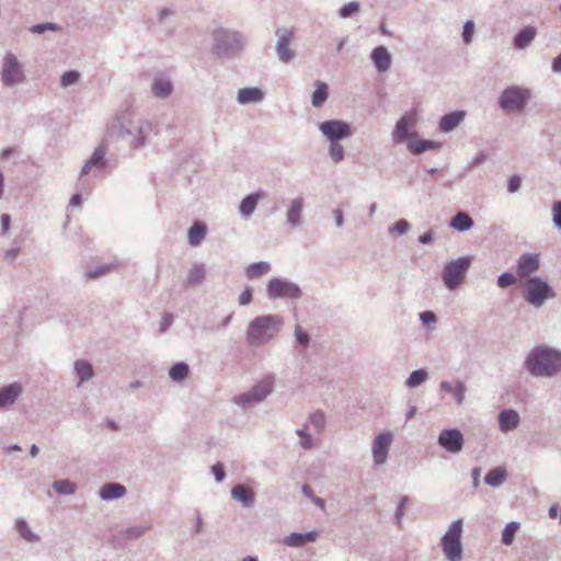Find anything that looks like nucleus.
Segmentation results:
<instances>
[{
    "mask_svg": "<svg viewBox=\"0 0 561 561\" xmlns=\"http://www.w3.org/2000/svg\"><path fill=\"white\" fill-rule=\"evenodd\" d=\"M270 271H271V264L265 261H260V262L250 264L245 268V276L249 279H255L263 275H266Z\"/></svg>",
    "mask_w": 561,
    "mask_h": 561,
    "instance_id": "39",
    "label": "nucleus"
},
{
    "mask_svg": "<svg viewBox=\"0 0 561 561\" xmlns=\"http://www.w3.org/2000/svg\"><path fill=\"white\" fill-rule=\"evenodd\" d=\"M21 252L20 247H12L3 252V261L7 263H14Z\"/></svg>",
    "mask_w": 561,
    "mask_h": 561,
    "instance_id": "58",
    "label": "nucleus"
},
{
    "mask_svg": "<svg viewBox=\"0 0 561 561\" xmlns=\"http://www.w3.org/2000/svg\"><path fill=\"white\" fill-rule=\"evenodd\" d=\"M80 79V73L76 70H69L62 73L60 78V85L62 88H68L72 84H76Z\"/></svg>",
    "mask_w": 561,
    "mask_h": 561,
    "instance_id": "53",
    "label": "nucleus"
},
{
    "mask_svg": "<svg viewBox=\"0 0 561 561\" xmlns=\"http://www.w3.org/2000/svg\"><path fill=\"white\" fill-rule=\"evenodd\" d=\"M305 424H308V427L311 426L316 432L320 433L324 428L325 416L321 411H316L309 415Z\"/></svg>",
    "mask_w": 561,
    "mask_h": 561,
    "instance_id": "48",
    "label": "nucleus"
},
{
    "mask_svg": "<svg viewBox=\"0 0 561 561\" xmlns=\"http://www.w3.org/2000/svg\"><path fill=\"white\" fill-rule=\"evenodd\" d=\"M73 370L78 378V388L94 377L93 366L87 359H77L73 363Z\"/></svg>",
    "mask_w": 561,
    "mask_h": 561,
    "instance_id": "29",
    "label": "nucleus"
},
{
    "mask_svg": "<svg viewBox=\"0 0 561 561\" xmlns=\"http://www.w3.org/2000/svg\"><path fill=\"white\" fill-rule=\"evenodd\" d=\"M266 295L271 300H299L302 297V290L298 284L289 279L273 277L266 285Z\"/></svg>",
    "mask_w": 561,
    "mask_h": 561,
    "instance_id": "10",
    "label": "nucleus"
},
{
    "mask_svg": "<svg viewBox=\"0 0 561 561\" xmlns=\"http://www.w3.org/2000/svg\"><path fill=\"white\" fill-rule=\"evenodd\" d=\"M263 197H265V193L263 191H257L247 195L239 205L240 216L243 218L251 217L256 209L260 199Z\"/></svg>",
    "mask_w": 561,
    "mask_h": 561,
    "instance_id": "26",
    "label": "nucleus"
},
{
    "mask_svg": "<svg viewBox=\"0 0 561 561\" xmlns=\"http://www.w3.org/2000/svg\"><path fill=\"white\" fill-rule=\"evenodd\" d=\"M440 147L439 142L426 139H410L408 142V149L413 154H421L427 150H434Z\"/></svg>",
    "mask_w": 561,
    "mask_h": 561,
    "instance_id": "35",
    "label": "nucleus"
},
{
    "mask_svg": "<svg viewBox=\"0 0 561 561\" xmlns=\"http://www.w3.org/2000/svg\"><path fill=\"white\" fill-rule=\"evenodd\" d=\"M213 54L220 59H234L245 49L247 36L234 28L218 27L213 31Z\"/></svg>",
    "mask_w": 561,
    "mask_h": 561,
    "instance_id": "4",
    "label": "nucleus"
},
{
    "mask_svg": "<svg viewBox=\"0 0 561 561\" xmlns=\"http://www.w3.org/2000/svg\"><path fill=\"white\" fill-rule=\"evenodd\" d=\"M188 365L184 362L174 364L169 371V376L173 381H182L188 375Z\"/></svg>",
    "mask_w": 561,
    "mask_h": 561,
    "instance_id": "45",
    "label": "nucleus"
},
{
    "mask_svg": "<svg viewBox=\"0 0 561 561\" xmlns=\"http://www.w3.org/2000/svg\"><path fill=\"white\" fill-rule=\"evenodd\" d=\"M328 154L334 163H339L345 158L344 147L340 141L329 142Z\"/></svg>",
    "mask_w": 561,
    "mask_h": 561,
    "instance_id": "47",
    "label": "nucleus"
},
{
    "mask_svg": "<svg viewBox=\"0 0 561 561\" xmlns=\"http://www.w3.org/2000/svg\"><path fill=\"white\" fill-rule=\"evenodd\" d=\"M263 99L264 93L259 88H242L237 94V101L240 104L259 103Z\"/></svg>",
    "mask_w": 561,
    "mask_h": 561,
    "instance_id": "32",
    "label": "nucleus"
},
{
    "mask_svg": "<svg viewBox=\"0 0 561 561\" xmlns=\"http://www.w3.org/2000/svg\"><path fill=\"white\" fill-rule=\"evenodd\" d=\"M507 470L505 467H496L490 470L484 477V483L491 488H499L507 479Z\"/></svg>",
    "mask_w": 561,
    "mask_h": 561,
    "instance_id": "34",
    "label": "nucleus"
},
{
    "mask_svg": "<svg viewBox=\"0 0 561 561\" xmlns=\"http://www.w3.org/2000/svg\"><path fill=\"white\" fill-rule=\"evenodd\" d=\"M318 538V531L311 530L308 533H291L285 537L284 543L288 547H304L308 542H314Z\"/></svg>",
    "mask_w": 561,
    "mask_h": 561,
    "instance_id": "30",
    "label": "nucleus"
},
{
    "mask_svg": "<svg viewBox=\"0 0 561 561\" xmlns=\"http://www.w3.org/2000/svg\"><path fill=\"white\" fill-rule=\"evenodd\" d=\"M370 59L379 73L387 72L391 67L392 56L385 46L374 48L370 53Z\"/></svg>",
    "mask_w": 561,
    "mask_h": 561,
    "instance_id": "19",
    "label": "nucleus"
},
{
    "mask_svg": "<svg viewBox=\"0 0 561 561\" xmlns=\"http://www.w3.org/2000/svg\"><path fill=\"white\" fill-rule=\"evenodd\" d=\"M392 442L393 434L391 432L380 433L374 438L371 444V454L376 466H382L386 463Z\"/></svg>",
    "mask_w": 561,
    "mask_h": 561,
    "instance_id": "15",
    "label": "nucleus"
},
{
    "mask_svg": "<svg viewBox=\"0 0 561 561\" xmlns=\"http://www.w3.org/2000/svg\"><path fill=\"white\" fill-rule=\"evenodd\" d=\"M318 127L329 142L341 141L352 135L351 125L342 119L324 121Z\"/></svg>",
    "mask_w": 561,
    "mask_h": 561,
    "instance_id": "11",
    "label": "nucleus"
},
{
    "mask_svg": "<svg viewBox=\"0 0 561 561\" xmlns=\"http://www.w3.org/2000/svg\"><path fill=\"white\" fill-rule=\"evenodd\" d=\"M284 327L278 314H262L252 319L245 329V342L251 347H261L274 340Z\"/></svg>",
    "mask_w": 561,
    "mask_h": 561,
    "instance_id": "3",
    "label": "nucleus"
},
{
    "mask_svg": "<svg viewBox=\"0 0 561 561\" xmlns=\"http://www.w3.org/2000/svg\"><path fill=\"white\" fill-rule=\"evenodd\" d=\"M552 221L554 226L561 230V201H558L552 206Z\"/></svg>",
    "mask_w": 561,
    "mask_h": 561,
    "instance_id": "61",
    "label": "nucleus"
},
{
    "mask_svg": "<svg viewBox=\"0 0 561 561\" xmlns=\"http://www.w3.org/2000/svg\"><path fill=\"white\" fill-rule=\"evenodd\" d=\"M420 320L422 322L423 325H431V324H435L436 321H437V317L436 314L433 312V311H423L420 313Z\"/></svg>",
    "mask_w": 561,
    "mask_h": 561,
    "instance_id": "60",
    "label": "nucleus"
},
{
    "mask_svg": "<svg viewBox=\"0 0 561 561\" xmlns=\"http://www.w3.org/2000/svg\"><path fill=\"white\" fill-rule=\"evenodd\" d=\"M537 36V28L533 25H527L519 30L513 37V46L515 49H526Z\"/></svg>",
    "mask_w": 561,
    "mask_h": 561,
    "instance_id": "25",
    "label": "nucleus"
},
{
    "mask_svg": "<svg viewBox=\"0 0 561 561\" xmlns=\"http://www.w3.org/2000/svg\"><path fill=\"white\" fill-rule=\"evenodd\" d=\"M499 428L502 433L516 430L520 423V416L514 409H503L497 416Z\"/></svg>",
    "mask_w": 561,
    "mask_h": 561,
    "instance_id": "21",
    "label": "nucleus"
},
{
    "mask_svg": "<svg viewBox=\"0 0 561 561\" xmlns=\"http://www.w3.org/2000/svg\"><path fill=\"white\" fill-rule=\"evenodd\" d=\"M151 528V524L134 525L124 529L121 536L124 540H136L147 534Z\"/></svg>",
    "mask_w": 561,
    "mask_h": 561,
    "instance_id": "38",
    "label": "nucleus"
},
{
    "mask_svg": "<svg viewBox=\"0 0 561 561\" xmlns=\"http://www.w3.org/2000/svg\"><path fill=\"white\" fill-rule=\"evenodd\" d=\"M15 529L20 534V536L27 542H37L41 537L33 533L27 522L23 518H18L15 520Z\"/></svg>",
    "mask_w": 561,
    "mask_h": 561,
    "instance_id": "40",
    "label": "nucleus"
},
{
    "mask_svg": "<svg viewBox=\"0 0 561 561\" xmlns=\"http://www.w3.org/2000/svg\"><path fill=\"white\" fill-rule=\"evenodd\" d=\"M556 296L552 287L539 276H531L524 284L523 298L529 305L539 308L549 298Z\"/></svg>",
    "mask_w": 561,
    "mask_h": 561,
    "instance_id": "7",
    "label": "nucleus"
},
{
    "mask_svg": "<svg viewBox=\"0 0 561 561\" xmlns=\"http://www.w3.org/2000/svg\"><path fill=\"white\" fill-rule=\"evenodd\" d=\"M316 90L312 93L311 96V104L314 107H321L329 96V88L328 84L322 81H317L314 83Z\"/></svg>",
    "mask_w": 561,
    "mask_h": 561,
    "instance_id": "37",
    "label": "nucleus"
},
{
    "mask_svg": "<svg viewBox=\"0 0 561 561\" xmlns=\"http://www.w3.org/2000/svg\"><path fill=\"white\" fill-rule=\"evenodd\" d=\"M108 150L107 139H103L93 150L91 157L85 161L80 171V180L91 171H102L106 168L108 161L106 152Z\"/></svg>",
    "mask_w": 561,
    "mask_h": 561,
    "instance_id": "13",
    "label": "nucleus"
},
{
    "mask_svg": "<svg viewBox=\"0 0 561 561\" xmlns=\"http://www.w3.org/2000/svg\"><path fill=\"white\" fill-rule=\"evenodd\" d=\"M519 523L518 522H510L505 528L502 531V542L505 546H511L515 539V535L517 530L519 529Z\"/></svg>",
    "mask_w": 561,
    "mask_h": 561,
    "instance_id": "46",
    "label": "nucleus"
},
{
    "mask_svg": "<svg viewBox=\"0 0 561 561\" xmlns=\"http://www.w3.org/2000/svg\"><path fill=\"white\" fill-rule=\"evenodd\" d=\"M428 378V373L421 368L413 370L405 380V386L409 388H416L424 383Z\"/></svg>",
    "mask_w": 561,
    "mask_h": 561,
    "instance_id": "42",
    "label": "nucleus"
},
{
    "mask_svg": "<svg viewBox=\"0 0 561 561\" xmlns=\"http://www.w3.org/2000/svg\"><path fill=\"white\" fill-rule=\"evenodd\" d=\"M211 472L215 477V480L217 482H221L224 481L225 477H226V473H225V469H224V466L222 463L218 462V463H215L213 467H211Z\"/></svg>",
    "mask_w": 561,
    "mask_h": 561,
    "instance_id": "64",
    "label": "nucleus"
},
{
    "mask_svg": "<svg viewBox=\"0 0 561 561\" xmlns=\"http://www.w3.org/2000/svg\"><path fill=\"white\" fill-rule=\"evenodd\" d=\"M233 403L243 410H247L249 408H252L260 402L256 400V398L253 397V393L251 390L240 393L233 398Z\"/></svg>",
    "mask_w": 561,
    "mask_h": 561,
    "instance_id": "44",
    "label": "nucleus"
},
{
    "mask_svg": "<svg viewBox=\"0 0 561 561\" xmlns=\"http://www.w3.org/2000/svg\"><path fill=\"white\" fill-rule=\"evenodd\" d=\"M524 368L535 378H553L561 374V350L539 344L526 355Z\"/></svg>",
    "mask_w": 561,
    "mask_h": 561,
    "instance_id": "2",
    "label": "nucleus"
},
{
    "mask_svg": "<svg viewBox=\"0 0 561 561\" xmlns=\"http://www.w3.org/2000/svg\"><path fill=\"white\" fill-rule=\"evenodd\" d=\"M305 199L302 196L294 197L289 201L285 211L286 222L291 228H299L304 224Z\"/></svg>",
    "mask_w": 561,
    "mask_h": 561,
    "instance_id": "17",
    "label": "nucleus"
},
{
    "mask_svg": "<svg viewBox=\"0 0 561 561\" xmlns=\"http://www.w3.org/2000/svg\"><path fill=\"white\" fill-rule=\"evenodd\" d=\"M134 115V111L129 107L119 110L107 125V138L125 141L134 149L145 147L148 139L158 134V123L147 118L135 122Z\"/></svg>",
    "mask_w": 561,
    "mask_h": 561,
    "instance_id": "1",
    "label": "nucleus"
},
{
    "mask_svg": "<svg viewBox=\"0 0 561 561\" xmlns=\"http://www.w3.org/2000/svg\"><path fill=\"white\" fill-rule=\"evenodd\" d=\"M275 388V376L273 374L265 375L259 380L250 390L253 397L261 403L263 402Z\"/></svg>",
    "mask_w": 561,
    "mask_h": 561,
    "instance_id": "20",
    "label": "nucleus"
},
{
    "mask_svg": "<svg viewBox=\"0 0 561 561\" xmlns=\"http://www.w3.org/2000/svg\"><path fill=\"white\" fill-rule=\"evenodd\" d=\"M24 80V66L13 51H5L0 64V81L2 85L5 88H14L23 83Z\"/></svg>",
    "mask_w": 561,
    "mask_h": 561,
    "instance_id": "6",
    "label": "nucleus"
},
{
    "mask_svg": "<svg viewBox=\"0 0 561 561\" xmlns=\"http://www.w3.org/2000/svg\"><path fill=\"white\" fill-rule=\"evenodd\" d=\"M540 267V257L537 253L522 254L516 264V273L519 277H528Z\"/></svg>",
    "mask_w": 561,
    "mask_h": 561,
    "instance_id": "18",
    "label": "nucleus"
},
{
    "mask_svg": "<svg viewBox=\"0 0 561 561\" xmlns=\"http://www.w3.org/2000/svg\"><path fill=\"white\" fill-rule=\"evenodd\" d=\"M295 336L297 342L302 345L304 347H307L310 343V336L307 332L302 331L300 325L295 327Z\"/></svg>",
    "mask_w": 561,
    "mask_h": 561,
    "instance_id": "57",
    "label": "nucleus"
},
{
    "mask_svg": "<svg viewBox=\"0 0 561 561\" xmlns=\"http://www.w3.org/2000/svg\"><path fill=\"white\" fill-rule=\"evenodd\" d=\"M473 219L465 211L457 213L450 220L449 226L460 232L470 230L473 227Z\"/></svg>",
    "mask_w": 561,
    "mask_h": 561,
    "instance_id": "36",
    "label": "nucleus"
},
{
    "mask_svg": "<svg viewBox=\"0 0 561 561\" xmlns=\"http://www.w3.org/2000/svg\"><path fill=\"white\" fill-rule=\"evenodd\" d=\"M22 392L23 388L19 382H12L0 388V410L13 405Z\"/></svg>",
    "mask_w": 561,
    "mask_h": 561,
    "instance_id": "22",
    "label": "nucleus"
},
{
    "mask_svg": "<svg viewBox=\"0 0 561 561\" xmlns=\"http://www.w3.org/2000/svg\"><path fill=\"white\" fill-rule=\"evenodd\" d=\"M151 91L156 98L165 99L173 92V85L169 79L158 77L152 82Z\"/></svg>",
    "mask_w": 561,
    "mask_h": 561,
    "instance_id": "33",
    "label": "nucleus"
},
{
    "mask_svg": "<svg viewBox=\"0 0 561 561\" xmlns=\"http://www.w3.org/2000/svg\"><path fill=\"white\" fill-rule=\"evenodd\" d=\"M516 283V276L512 273L505 272L497 277V285L501 288H506Z\"/></svg>",
    "mask_w": 561,
    "mask_h": 561,
    "instance_id": "56",
    "label": "nucleus"
},
{
    "mask_svg": "<svg viewBox=\"0 0 561 561\" xmlns=\"http://www.w3.org/2000/svg\"><path fill=\"white\" fill-rule=\"evenodd\" d=\"M206 236V226L202 222H195L187 233L188 244L192 247L198 245Z\"/></svg>",
    "mask_w": 561,
    "mask_h": 561,
    "instance_id": "41",
    "label": "nucleus"
},
{
    "mask_svg": "<svg viewBox=\"0 0 561 561\" xmlns=\"http://www.w3.org/2000/svg\"><path fill=\"white\" fill-rule=\"evenodd\" d=\"M462 519L454 520L446 534L442 537L440 545L448 561H461L462 559Z\"/></svg>",
    "mask_w": 561,
    "mask_h": 561,
    "instance_id": "8",
    "label": "nucleus"
},
{
    "mask_svg": "<svg viewBox=\"0 0 561 561\" xmlns=\"http://www.w3.org/2000/svg\"><path fill=\"white\" fill-rule=\"evenodd\" d=\"M275 35L277 37L275 49L278 60L284 64L290 62L295 58V51L290 48V44L295 38L294 30L288 27H277L275 30Z\"/></svg>",
    "mask_w": 561,
    "mask_h": 561,
    "instance_id": "12",
    "label": "nucleus"
},
{
    "mask_svg": "<svg viewBox=\"0 0 561 561\" xmlns=\"http://www.w3.org/2000/svg\"><path fill=\"white\" fill-rule=\"evenodd\" d=\"M360 10V3L357 1H351L339 9V16L341 19H347L358 13Z\"/></svg>",
    "mask_w": 561,
    "mask_h": 561,
    "instance_id": "50",
    "label": "nucleus"
},
{
    "mask_svg": "<svg viewBox=\"0 0 561 561\" xmlns=\"http://www.w3.org/2000/svg\"><path fill=\"white\" fill-rule=\"evenodd\" d=\"M465 111H455L442 116L438 123V128L443 133H450L465 119Z\"/></svg>",
    "mask_w": 561,
    "mask_h": 561,
    "instance_id": "27",
    "label": "nucleus"
},
{
    "mask_svg": "<svg viewBox=\"0 0 561 561\" xmlns=\"http://www.w3.org/2000/svg\"><path fill=\"white\" fill-rule=\"evenodd\" d=\"M253 290L251 287H245V289L240 294L238 302L240 306H248L252 301Z\"/></svg>",
    "mask_w": 561,
    "mask_h": 561,
    "instance_id": "63",
    "label": "nucleus"
},
{
    "mask_svg": "<svg viewBox=\"0 0 561 561\" xmlns=\"http://www.w3.org/2000/svg\"><path fill=\"white\" fill-rule=\"evenodd\" d=\"M206 277V265L204 263H194L188 268L183 282L184 288H196L201 286Z\"/></svg>",
    "mask_w": 561,
    "mask_h": 561,
    "instance_id": "23",
    "label": "nucleus"
},
{
    "mask_svg": "<svg viewBox=\"0 0 561 561\" xmlns=\"http://www.w3.org/2000/svg\"><path fill=\"white\" fill-rule=\"evenodd\" d=\"M174 317L172 313H164L159 323V331L165 333L172 325Z\"/></svg>",
    "mask_w": 561,
    "mask_h": 561,
    "instance_id": "59",
    "label": "nucleus"
},
{
    "mask_svg": "<svg viewBox=\"0 0 561 561\" xmlns=\"http://www.w3.org/2000/svg\"><path fill=\"white\" fill-rule=\"evenodd\" d=\"M442 391L451 393L457 405H461L466 398L467 386L463 381L457 380L455 383L442 381L439 383Z\"/></svg>",
    "mask_w": 561,
    "mask_h": 561,
    "instance_id": "28",
    "label": "nucleus"
},
{
    "mask_svg": "<svg viewBox=\"0 0 561 561\" xmlns=\"http://www.w3.org/2000/svg\"><path fill=\"white\" fill-rule=\"evenodd\" d=\"M61 30L60 25L53 22H46L41 24H35L30 27V32L33 34H43L45 32H59Z\"/></svg>",
    "mask_w": 561,
    "mask_h": 561,
    "instance_id": "52",
    "label": "nucleus"
},
{
    "mask_svg": "<svg viewBox=\"0 0 561 561\" xmlns=\"http://www.w3.org/2000/svg\"><path fill=\"white\" fill-rule=\"evenodd\" d=\"M230 494L243 507H252L255 503V493L245 484H236Z\"/></svg>",
    "mask_w": 561,
    "mask_h": 561,
    "instance_id": "24",
    "label": "nucleus"
},
{
    "mask_svg": "<svg viewBox=\"0 0 561 561\" xmlns=\"http://www.w3.org/2000/svg\"><path fill=\"white\" fill-rule=\"evenodd\" d=\"M410 228L411 225L407 219H400L389 227L388 232L390 236H402L408 233Z\"/></svg>",
    "mask_w": 561,
    "mask_h": 561,
    "instance_id": "51",
    "label": "nucleus"
},
{
    "mask_svg": "<svg viewBox=\"0 0 561 561\" xmlns=\"http://www.w3.org/2000/svg\"><path fill=\"white\" fill-rule=\"evenodd\" d=\"M471 265V256H460L445 264L442 271V279L449 290L457 289L465 280Z\"/></svg>",
    "mask_w": 561,
    "mask_h": 561,
    "instance_id": "9",
    "label": "nucleus"
},
{
    "mask_svg": "<svg viewBox=\"0 0 561 561\" xmlns=\"http://www.w3.org/2000/svg\"><path fill=\"white\" fill-rule=\"evenodd\" d=\"M53 489L60 495H71L76 492L77 484L68 479H61L53 483Z\"/></svg>",
    "mask_w": 561,
    "mask_h": 561,
    "instance_id": "43",
    "label": "nucleus"
},
{
    "mask_svg": "<svg viewBox=\"0 0 561 561\" xmlns=\"http://www.w3.org/2000/svg\"><path fill=\"white\" fill-rule=\"evenodd\" d=\"M126 494V488L121 483H105L99 491V495L103 501H112L123 497Z\"/></svg>",
    "mask_w": 561,
    "mask_h": 561,
    "instance_id": "31",
    "label": "nucleus"
},
{
    "mask_svg": "<svg viewBox=\"0 0 561 561\" xmlns=\"http://www.w3.org/2000/svg\"><path fill=\"white\" fill-rule=\"evenodd\" d=\"M520 186H522V179L519 175L515 174L508 179L507 191L510 193H516L517 191H519Z\"/></svg>",
    "mask_w": 561,
    "mask_h": 561,
    "instance_id": "62",
    "label": "nucleus"
},
{
    "mask_svg": "<svg viewBox=\"0 0 561 561\" xmlns=\"http://www.w3.org/2000/svg\"><path fill=\"white\" fill-rule=\"evenodd\" d=\"M474 34V23L471 20H468L463 24L462 28V41L465 44H470L472 42Z\"/></svg>",
    "mask_w": 561,
    "mask_h": 561,
    "instance_id": "55",
    "label": "nucleus"
},
{
    "mask_svg": "<svg viewBox=\"0 0 561 561\" xmlns=\"http://www.w3.org/2000/svg\"><path fill=\"white\" fill-rule=\"evenodd\" d=\"M112 270H113V265L103 264V265L96 266V267L85 272V277L89 279H94V278H98L100 276L107 274Z\"/></svg>",
    "mask_w": 561,
    "mask_h": 561,
    "instance_id": "54",
    "label": "nucleus"
},
{
    "mask_svg": "<svg viewBox=\"0 0 561 561\" xmlns=\"http://www.w3.org/2000/svg\"><path fill=\"white\" fill-rule=\"evenodd\" d=\"M296 434L300 437L299 446L302 449L310 450L313 448V439L310 433L308 432V424H304L302 427L296 431Z\"/></svg>",
    "mask_w": 561,
    "mask_h": 561,
    "instance_id": "49",
    "label": "nucleus"
},
{
    "mask_svg": "<svg viewBox=\"0 0 561 561\" xmlns=\"http://www.w3.org/2000/svg\"><path fill=\"white\" fill-rule=\"evenodd\" d=\"M531 96L530 89L514 84L501 92L497 104L506 113H519L526 107Z\"/></svg>",
    "mask_w": 561,
    "mask_h": 561,
    "instance_id": "5",
    "label": "nucleus"
},
{
    "mask_svg": "<svg viewBox=\"0 0 561 561\" xmlns=\"http://www.w3.org/2000/svg\"><path fill=\"white\" fill-rule=\"evenodd\" d=\"M437 444L447 453L457 455L465 445L463 434L458 428L443 430L438 434Z\"/></svg>",
    "mask_w": 561,
    "mask_h": 561,
    "instance_id": "14",
    "label": "nucleus"
},
{
    "mask_svg": "<svg viewBox=\"0 0 561 561\" xmlns=\"http://www.w3.org/2000/svg\"><path fill=\"white\" fill-rule=\"evenodd\" d=\"M416 123V114L414 112H408L396 123L392 131V140L396 144H400L408 138L412 139L415 134H409V128L413 127Z\"/></svg>",
    "mask_w": 561,
    "mask_h": 561,
    "instance_id": "16",
    "label": "nucleus"
}]
</instances>
